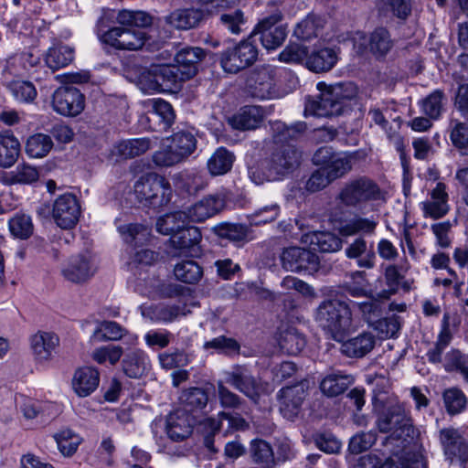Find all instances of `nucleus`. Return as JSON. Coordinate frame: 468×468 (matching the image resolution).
Listing matches in <instances>:
<instances>
[{
  "label": "nucleus",
  "instance_id": "obj_1",
  "mask_svg": "<svg viewBox=\"0 0 468 468\" xmlns=\"http://www.w3.org/2000/svg\"><path fill=\"white\" fill-rule=\"evenodd\" d=\"M271 129L275 146L263 162L264 176L256 179L255 173L252 174L257 185L264 181L280 180L292 173L301 164V152L289 141L305 131V123L297 122L288 126L281 121H275L271 122Z\"/></svg>",
  "mask_w": 468,
  "mask_h": 468
},
{
  "label": "nucleus",
  "instance_id": "obj_2",
  "mask_svg": "<svg viewBox=\"0 0 468 468\" xmlns=\"http://www.w3.org/2000/svg\"><path fill=\"white\" fill-rule=\"evenodd\" d=\"M331 222L334 229L343 237L362 235L356 237L348 244L345 249V254L350 260H356L359 268L373 269L376 264V254L371 248H368L364 236L375 234L378 224V220L374 217L364 218L359 215L347 218L342 215L333 213Z\"/></svg>",
  "mask_w": 468,
  "mask_h": 468
},
{
  "label": "nucleus",
  "instance_id": "obj_3",
  "mask_svg": "<svg viewBox=\"0 0 468 468\" xmlns=\"http://www.w3.org/2000/svg\"><path fill=\"white\" fill-rule=\"evenodd\" d=\"M118 27H112L101 35L103 43L119 50H138L147 40L142 29L152 24V16L143 11L120 10L115 16Z\"/></svg>",
  "mask_w": 468,
  "mask_h": 468
},
{
  "label": "nucleus",
  "instance_id": "obj_4",
  "mask_svg": "<svg viewBox=\"0 0 468 468\" xmlns=\"http://www.w3.org/2000/svg\"><path fill=\"white\" fill-rule=\"evenodd\" d=\"M320 94L315 98L308 97L305 102V115L331 117L340 115L348 101L358 96V87L353 82H339L327 85L317 83Z\"/></svg>",
  "mask_w": 468,
  "mask_h": 468
},
{
  "label": "nucleus",
  "instance_id": "obj_5",
  "mask_svg": "<svg viewBox=\"0 0 468 468\" xmlns=\"http://www.w3.org/2000/svg\"><path fill=\"white\" fill-rule=\"evenodd\" d=\"M314 320L332 339L342 342L352 324V312L346 302L323 301L314 312Z\"/></svg>",
  "mask_w": 468,
  "mask_h": 468
},
{
  "label": "nucleus",
  "instance_id": "obj_6",
  "mask_svg": "<svg viewBox=\"0 0 468 468\" xmlns=\"http://www.w3.org/2000/svg\"><path fill=\"white\" fill-rule=\"evenodd\" d=\"M133 192L141 204L153 207L167 205L173 194L169 181L156 173L142 176L135 182Z\"/></svg>",
  "mask_w": 468,
  "mask_h": 468
},
{
  "label": "nucleus",
  "instance_id": "obj_7",
  "mask_svg": "<svg viewBox=\"0 0 468 468\" xmlns=\"http://www.w3.org/2000/svg\"><path fill=\"white\" fill-rule=\"evenodd\" d=\"M380 197L379 186L367 176L349 179L336 196V199L347 207H359L368 202L378 200Z\"/></svg>",
  "mask_w": 468,
  "mask_h": 468
},
{
  "label": "nucleus",
  "instance_id": "obj_8",
  "mask_svg": "<svg viewBox=\"0 0 468 468\" xmlns=\"http://www.w3.org/2000/svg\"><path fill=\"white\" fill-rule=\"evenodd\" d=\"M357 152L335 153L329 147L319 148L313 156L315 165L323 166L334 182L344 177L353 167V162L357 159Z\"/></svg>",
  "mask_w": 468,
  "mask_h": 468
},
{
  "label": "nucleus",
  "instance_id": "obj_9",
  "mask_svg": "<svg viewBox=\"0 0 468 468\" xmlns=\"http://www.w3.org/2000/svg\"><path fill=\"white\" fill-rule=\"evenodd\" d=\"M377 425L379 431L390 432L391 437L397 440H406L411 438L414 434V428L410 418L401 406L395 405L388 407L383 411L378 420Z\"/></svg>",
  "mask_w": 468,
  "mask_h": 468
},
{
  "label": "nucleus",
  "instance_id": "obj_10",
  "mask_svg": "<svg viewBox=\"0 0 468 468\" xmlns=\"http://www.w3.org/2000/svg\"><path fill=\"white\" fill-rule=\"evenodd\" d=\"M309 381L302 380L281 388L276 395L279 410L283 418L294 420L302 410L303 401L309 395Z\"/></svg>",
  "mask_w": 468,
  "mask_h": 468
},
{
  "label": "nucleus",
  "instance_id": "obj_11",
  "mask_svg": "<svg viewBox=\"0 0 468 468\" xmlns=\"http://www.w3.org/2000/svg\"><path fill=\"white\" fill-rule=\"evenodd\" d=\"M257 58L256 45L250 39H246L240 41L234 48L223 51L220 55V65L226 72L238 73L251 66Z\"/></svg>",
  "mask_w": 468,
  "mask_h": 468
},
{
  "label": "nucleus",
  "instance_id": "obj_12",
  "mask_svg": "<svg viewBox=\"0 0 468 468\" xmlns=\"http://www.w3.org/2000/svg\"><path fill=\"white\" fill-rule=\"evenodd\" d=\"M225 382L242 393L250 400L257 402L265 392L264 384L255 378L245 366L235 365L224 372Z\"/></svg>",
  "mask_w": 468,
  "mask_h": 468
},
{
  "label": "nucleus",
  "instance_id": "obj_13",
  "mask_svg": "<svg viewBox=\"0 0 468 468\" xmlns=\"http://www.w3.org/2000/svg\"><path fill=\"white\" fill-rule=\"evenodd\" d=\"M352 41L357 53L369 51L377 58L386 57L393 47V40L385 27H377L369 36L360 31L356 32Z\"/></svg>",
  "mask_w": 468,
  "mask_h": 468
},
{
  "label": "nucleus",
  "instance_id": "obj_14",
  "mask_svg": "<svg viewBox=\"0 0 468 468\" xmlns=\"http://www.w3.org/2000/svg\"><path fill=\"white\" fill-rule=\"evenodd\" d=\"M280 260L282 268L292 272L317 271L320 264L319 258L315 253L300 247L283 249Z\"/></svg>",
  "mask_w": 468,
  "mask_h": 468
},
{
  "label": "nucleus",
  "instance_id": "obj_15",
  "mask_svg": "<svg viewBox=\"0 0 468 468\" xmlns=\"http://www.w3.org/2000/svg\"><path fill=\"white\" fill-rule=\"evenodd\" d=\"M80 206L77 197L69 193L56 198L52 208V217L56 224L63 229H70L78 223Z\"/></svg>",
  "mask_w": 468,
  "mask_h": 468
},
{
  "label": "nucleus",
  "instance_id": "obj_16",
  "mask_svg": "<svg viewBox=\"0 0 468 468\" xmlns=\"http://www.w3.org/2000/svg\"><path fill=\"white\" fill-rule=\"evenodd\" d=\"M52 107L61 115L76 116L84 109L83 95L75 87H59L53 93Z\"/></svg>",
  "mask_w": 468,
  "mask_h": 468
},
{
  "label": "nucleus",
  "instance_id": "obj_17",
  "mask_svg": "<svg viewBox=\"0 0 468 468\" xmlns=\"http://www.w3.org/2000/svg\"><path fill=\"white\" fill-rule=\"evenodd\" d=\"M225 207L220 195H208L187 208L186 217L193 222H203L219 213Z\"/></svg>",
  "mask_w": 468,
  "mask_h": 468
},
{
  "label": "nucleus",
  "instance_id": "obj_18",
  "mask_svg": "<svg viewBox=\"0 0 468 468\" xmlns=\"http://www.w3.org/2000/svg\"><path fill=\"white\" fill-rule=\"evenodd\" d=\"M249 92L253 98L266 100L272 97L273 71L270 67H262L253 71L247 80Z\"/></svg>",
  "mask_w": 468,
  "mask_h": 468
},
{
  "label": "nucleus",
  "instance_id": "obj_19",
  "mask_svg": "<svg viewBox=\"0 0 468 468\" xmlns=\"http://www.w3.org/2000/svg\"><path fill=\"white\" fill-rule=\"evenodd\" d=\"M201 239L200 230L197 227L185 225L177 233L170 238V245L175 251L174 256H183L190 253V250L199 243Z\"/></svg>",
  "mask_w": 468,
  "mask_h": 468
},
{
  "label": "nucleus",
  "instance_id": "obj_20",
  "mask_svg": "<svg viewBox=\"0 0 468 468\" xmlns=\"http://www.w3.org/2000/svg\"><path fill=\"white\" fill-rule=\"evenodd\" d=\"M422 210L425 217L434 219L441 218L448 213V194L443 183H437L431 193V199L422 202Z\"/></svg>",
  "mask_w": 468,
  "mask_h": 468
},
{
  "label": "nucleus",
  "instance_id": "obj_21",
  "mask_svg": "<svg viewBox=\"0 0 468 468\" xmlns=\"http://www.w3.org/2000/svg\"><path fill=\"white\" fill-rule=\"evenodd\" d=\"M94 271L86 256L77 255L70 258L67 266L62 270V275L70 282L82 283L93 276Z\"/></svg>",
  "mask_w": 468,
  "mask_h": 468
},
{
  "label": "nucleus",
  "instance_id": "obj_22",
  "mask_svg": "<svg viewBox=\"0 0 468 468\" xmlns=\"http://www.w3.org/2000/svg\"><path fill=\"white\" fill-rule=\"evenodd\" d=\"M146 104L149 108L147 118L150 122H158V130L166 131L171 127L176 114L169 102L162 99H152Z\"/></svg>",
  "mask_w": 468,
  "mask_h": 468
},
{
  "label": "nucleus",
  "instance_id": "obj_23",
  "mask_svg": "<svg viewBox=\"0 0 468 468\" xmlns=\"http://www.w3.org/2000/svg\"><path fill=\"white\" fill-rule=\"evenodd\" d=\"M166 433L175 441H181L192 433L191 417L178 410L169 414L166 419Z\"/></svg>",
  "mask_w": 468,
  "mask_h": 468
},
{
  "label": "nucleus",
  "instance_id": "obj_24",
  "mask_svg": "<svg viewBox=\"0 0 468 468\" xmlns=\"http://www.w3.org/2000/svg\"><path fill=\"white\" fill-rule=\"evenodd\" d=\"M265 116L261 106H245L229 120V124L238 130H253L260 126Z\"/></svg>",
  "mask_w": 468,
  "mask_h": 468
},
{
  "label": "nucleus",
  "instance_id": "obj_25",
  "mask_svg": "<svg viewBox=\"0 0 468 468\" xmlns=\"http://www.w3.org/2000/svg\"><path fill=\"white\" fill-rule=\"evenodd\" d=\"M58 345V336L51 332H37L31 337V348L39 361L50 360Z\"/></svg>",
  "mask_w": 468,
  "mask_h": 468
},
{
  "label": "nucleus",
  "instance_id": "obj_26",
  "mask_svg": "<svg viewBox=\"0 0 468 468\" xmlns=\"http://www.w3.org/2000/svg\"><path fill=\"white\" fill-rule=\"evenodd\" d=\"M20 143L11 130L0 132V167L10 168L20 155Z\"/></svg>",
  "mask_w": 468,
  "mask_h": 468
},
{
  "label": "nucleus",
  "instance_id": "obj_27",
  "mask_svg": "<svg viewBox=\"0 0 468 468\" xmlns=\"http://www.w3.org/2000/svg\"><path fill=\"white\" fill-rule=\"evenodd\" d=\"M205 51L201 48L187 47L176 54L175 61L185 78L190 79L197 72V65L205 58Z\"/></svg>",
  "mask_w": 468,
  "mask_h": 468
},
{
  "label": "nucleus",
  "instance_id": "obj_28",
  "mask_svg": "<svg viewBox=\"0 0 468 468\" xmlns=\"http://www.w3.org/2000/svg\"><path fill=\"white\" fill-rule=\"evenodd\" d=\"M440 441L447 456L458 457L460 460L466 456L468 446L458 430L454 428L441 430Z\"/></svg>",
  "mask_w": 468,
  "mask_h": 468
},
{
  "label": "nucleus",
  "instance_id": "obj_29",
  "mask_svg": "<svg viewBox=\"0 0 468 468\" xmlns=\"http://www.w3.org/2000/svg\"><path fill=\"white\" fill-rule=\"evenodd\" d=\"M152 146L148 138L124 140L113 146L111 154L115 161L133 158L147 152Z\"/></svg>",
  "mask_w": 468,
  "mask_h": 468
},
{
  "label": "nucleus",
  "instance_id": "obj_30",
  "mask_svg": "<svg viewBox=\"0 0 468 468\" xmlns=\"http://www.w3.org/2000/svg\"><path fill=\"white\" fill-rule=\"evenodd\" d=\"M204 18V11L198 8L178 9L165 17L167 25L176 29L193 28Z\"/></svg>",
  "mask_w": 468,
  "mask_h": 468
},
{
  "label": "nucleus",
  "instance_id": "obj_31",
  "mask_svg": "<svg viewBox=\"0 0 468 468\" xmlns=\"http://www.w3.org/2000/svg\"><path fill=\"white\" fill-rule=\"evenodd\" d=\"M338 60L337 51L331 48L313 50L306 60V67L314 72L329 71Z\"/></svg>",
  "mask_w": 468,
  "mask_h": 468
},
{
  "label": "nucleus",
  "instance_id": "obj_32",
  "mask_svg": "<svg viewBox=\"0 0 468 468\" xmlns=\"http://www.w3.org/2000/svg\"><path fill=\"white\" fill-rule=\"evenodd\" d=\"M99 382L100 374L98 370L90 367H86L75 372L72 385L79 396L86 397L97 388Z\"/></svg>",
  "mask_w": 468,
  "mask_h": 468
},
{
  "label": "nucleus",
  "instance_id": "obj_33",
  "mask_svg": "<svg viewBox=\"0 0 468 468\" xmlns=\"http://www.w3.org/2000/svg\"><path fill=\"white\" fill-rule=\"evenodd\" d=\"M190 313L186 305L184 304H156L150 306L143 311L144 315L149 316L152 320L163 323H171L180 316H185Z\"/></svg>",
  "mask_w": 468,
  "mask_h": 468
},
{
  "label": "nucleus",
  "instance_id": "obj_34",
  "mask_svg": "<svg viewBox=\"0 0 468 468\" xmlns=\"http://www.w3.org/2000/svg\"><path fill=\"white\" fill-rule=\"evenodd\" d=\"M74 59V48L63 44L50 47L45 54V63L53 71L69 66Z\"/></svg>",
  "mask_w": 468,
  "mask_h": 468
},
{
  "label": "nucleus",
  "instance_id": "obj_35",
  "mask_svg": "<svg viewBox=\"0 0 468 468\" xmlns=\"http://www.w3.org/2000/svg\"><path fill=\"white\" fill-rule=\"evenodd\" d=\"M375 346V337L370 333H362L344 342L342 352L350 357H362L370 352Z\"/></svg>",
  "mask_w": 468,
  "mask_h": 468
},
{
  "label": "nucleus",
  "instance_id": "obj_36",
  "mask_svg": "<svg viewBox=\"0 0 468 468\" xmlns=\"http://www.w3.org/2000/svg\"><path fill=\"white\" fill-rule=\"evenodd\" d=\"M148 367V356L139 349L127 353L122 360L123 372L132 378H141L147 371Z\"/></svg>",
  "mask_w": 468,
  "mask_h": 468
},
{
  "label": "nucleus",
  "instance_id": "obj_37",
  "mask_svg": "<svg viewBox=\"0 0 468 468\" xmlns=\"http://www.w3.org/2000/svg\"><path fill=\"white\" fill-rule=\"evenodd\" d=\"M352 382L353 378L349 375L341 372L331 373L322 379L320 388L327 397H336L344 393Z\"/></svg>",
  "mask_w": 468,
  "mask_h": 468
},
{
  "label": "nucleus",
  "instance_id": "obj_38",
  "mask_svg": "<svg viewBox=\"0 0 468 468\" xmlns=\"http://www.w3.org/2000/svg\"><path fill=\"white\" fill-rule=\"evenodd\" d=\"M278 342L280 348L292 356L299 354L306 345L304 335L294 327L282 330Z\"/></svg>",
  "mask_w": 468,
  "mask_h": 468
},
{
  "label": "nucleus",
  "instance_id": "obj_39",
  "mask_svg": "<svg viewBox=\"0 0 468 468\" xmlns=\"http://www.w3.org/2000/svg\"><path fill=\"white\" fill-rule=\"evenodd\" d=\"M235 161V155L225 147L218 148L207 160V169L212 176L228 173Z\"/></svg>",
  "mask_w": 468,
  "mask_h": 468
},
{
  "label": "nucleus",
  "instance_id": "obj_40",
  "mask_svg": "<svg viewBox=\"0 0 468 468\" xmlns=\"http://www.w3.org/2000/svg\"><path fill=\"white\" fill-rule=\"evenodd\" d=\"M307 239L313 250L321 252H335L342 248L341 239L331 232H313L307 236Z\"/></svg>",
  "mask_w": 468,
  "mask_h": 468
},
{
  "label": "nucleus",
  "instance_id": "obj_41",
  "mask_svg": "<svg viewBox=\"0 0 468 468\" xmlns=\"http://www.w3.org/2000/svg\"><path fill=\"white\" fill-rule=\"evenodd\" d=\"M324 25V20L316 15L310 14L294 28V36L302 40L317 37Z\"/></svg>",
  "mask_w": 468,
  "mask_h": 468
},
{
  "label": "nucleus",
  "instance_id": "obj_42",
  "mask_svg": "<svg viewBox=\"0 0 468 468\" xmlns=\"http://www.w3.org/2000/svg\"><path fill=\"white\" fill-rule=\"evenodd\" d=\"M167 142L171 143V147L182 161L193 154L197 148V139L190 132H177L167 138Z\"/></svg>",
  "mask_w": 468,
  "mask_h": 468
},
{
  "label": "nucleus",
  "instance_id": "obj_43",
  "mask_svg": "<svg viewBox=\"0 0 468 468\" xmlns=\"http://www.w3.org/2000/svg\"><path fill=\"white\" fill-rule=\"evenodd\" d=\"M176 278L185 283L194 284L203 276L202 267L193 260L182 261L174 268Z\"/></svg>",
  "mask_w": 468,
  "mask_h": 468
},
{
  "label": "nucleus",
  "instance_id": "obj_44",
  "mask_svg": "<svg viewBox=\"0 0 468 468\" xmlns=\"http://www.w3.org/2000/svg\"><path fill=\"white\" fill-rule=\"evenodd\" d=\"M186 213L176 211L159 218L156 221V230L163 235L171 237L186 225Z\"/></svg>",
  "mask_w": 468,
  "mask_h": 468
},
{
  "label": "nucleus",
  "instance_id": "obj_45",
  "mask_svg": "<svg viewBox=\"0 0 468 468\" xmlns=\"http://www.w3.org/2000/svg\"><path fill=\"white\" fill-rule=\"evenodd\" d=\"M117 229L124 242L134 246L144 244L150 235L149 229L138 223L119 225Z\"/></svg>",
  "mask_w": 468,
  "mask_h": 468
},
{
  "label": "nucleus",
  "instance_id": "obj_46",
  "mask_svg": "<svg viewBox=\"0 0 468 468\" xmlns=\"http://www.w3.org/2000/svg\"><path fill=\"white\" fill-rule=\"evenodd\" d=\"M250 456L254 463L265 468H270L274 463V454L269 442L261 439H254L250 441Z\"/></svg>",
  "mask_w": 468,
  "mask_h": 468
},
{
  "label": "nucleus",
  "instance_id": "obj_47",
  "mask_svg": "<svg viewBox=\"0 0 468 468\" xmlns=\"http://www.w3.org/2000/svg\"><path fill=\"white\" fill-rule=\"evenodd\" d=\"M53 146L50 136L44 133H36L28 137L26 143V153L34 158L46 156Z\"/></svg>",
  "mask_w": 468,
  "mask_h": 468
},
{
  "label": "nucleus",
  "instance_id": "obj_48",
  "mask_svg": "<svg viewBox=\"0 0 468 468\" xmlns=\"http://www.w3.org/2000/svg\"><path fill=\"white\" fill-rule=\"evenodd\" d=\"M207 400V392L200 388H191L185 390L180 396V401L184 408L182 410L186 413L205 408Z\"/></svg>",
  "mask_w": 468,
  "mask_h": 468
},
{
  "label": "nucleus",
  "instance_id": "obj_49",
  "mask_svg": "<svg viewBox=\"0 0 468 468\" xmlns=\"http://www.w3.org/2000/svg\"><path fill=\"white\" fill-rule=\"evenodd\" d=\"M445 95L442 90H436L421 101L422 112L430 119L438 120L444 110Z\"/></svg>",
  "mask_w": 468,
  "mask_h": 468
},
{
  "label": "nucleus",
  "instance_id": "obj_50",
  "mask_svg": "<svg viewBox=\"0 0 468 468\" xmlns=\"http://www.w3.org/2000/svg\"><path fill=\"white\" fill-rule=\"evenodd\" d=\"M54 439L64 456H71L81 442L80 435L69 429H64L55 433Z\"/></svg>",
  "mask_w": 468,
  "mask_h": 468
},
{
  "label": "nucleus",
  "instance_id": "obj_51",
  "mask_svg": "<svg viewBox=\"0 0 468 468\" xmlns=\"http://www.w3.org/2000/svg\"><path fill=\"white\" fill-rule=\"evenodd\" d=\"M205 350L213 349L218 354L225 356H232L239 353L240 346L232 337H227L225 335H219L209 341H207L203 345Z\"/></svg>",
  "mask_w": 468,
  "mask_h": 468
},
{
  "label": "nucleus",
  "instance_id": "obj_52",
  "mask_svg": "<svg viewBox=\"0 0 468 468\" xmlns=\"http://www.w3.org/2000/svg\"><path fill=\"white\" fill-rule=\"evenodd\" d=\"M409 267L407 265H397V264H388L386 266L384 271V278L386 284L388 287V292H383V294L388 293L387 297L390 294H394L399 291L401 281L404 279V274L408 271Z\"/></svg>",
  "mask_w": 468,
  "mask_h": 468
},
{
  "label": "nucleus",
  "instance_id": "obj_53",
  "mask_svg": "<svg viewBox=\"0 0 468 468\" xmlns=\"http://www.w3.org/2000/svg\"><path fill=\"white\" fill-rule=\"evenodd\" d=\"M13 97L21 102H32L37 97V90L33 83L25 80H14L7 84Z\"/></svg>",
  "mask_w": 468,
  "mask_h": 468
},
{
  "label": "nucleus",
  "instance_id": "obj_54",
  "mask_svg": "<svg viewBox=\"0 0 468 468\" xmlns=\"http://www.w3.org/2000/svg\"><path fill=\"white\" fill-rule=\"evenodd\" d=\"M155 68L159 81L162 82V90H165L166 88H171L172 85H176L177 82L188 80V78H185L180 68L176 65H164Z\"/></svg>",
  "mask_w": 468,
  "mask_h": 468
},
{
  "label": "nucleus",
  "instance_id": "obj_55",
  "mask_svg": "<svg viewBox=\"0 0 468 468\" xmlns=\"http://www.w3.org/2000/svg\"><path fill=\"white\" fill-rule=\"evenodd\" d=\"M443 401L448 413L454 415L465 409L467 399L461 389L451 388L444 391Z\"/></svg>",
  "mask_w": 468,
  "mask_h": 468
},
{
  "label": "nucleus",
  "instance_id": "obj_56",
  "mask_svg": "<svg viewBox=\"0 0 468 468\" xmlns=\"http://www.w3.org/2000/svg\"><path fill=\"white\" fill-rule=\"evenodd\" d=\"M451 140L461 154H468V126L464 122L453 120L451 122Z\"/></svg>",
  "mask_w": 468,
  "mask_h": 468
},
{
  "label": "nucleus",
  "instance_id": "obj_57",
  "mask_svg": "<svg viewBox=\"0 0 468 468\" xmlns=\"http://www.w3.org/2000/svg\"><path fill=\"white\" fill-rule=\"evenodd\" d=\"M125 329L112 321H104L94 331L93 338L98 341L119 340L124 335Z\"/></svg>",
  "mask_w": 468,
  "mask_h": 468
},
{
  "label": "nucleus",
  "instance_id": "obj_58",
  "mask_svg": "<svg viewBox=\"0 0 468 468\" xmlns=\"http://www.w3.org/2000/svg\"><path fill=\"white\" fill-rule=\"evenodd\" d=\"M287 37L286 27H278L273 29L267 28L260 34V40L266 49L279 48Z\"/></svg>",
  "mask_w": 468,
  "mask_h": 468
},
{
  "label": "nucleus",
  "instance_id": "obj_59",
  "mask_svg": "<svg viewBox=\"0 0 468 468\" xmlns=\"http://www.w3.org/2000/svg\"><path fill=\"white\" fill-rule=\"evenodd\" d=\"M9 229L11 233L21 239L30 237L33 232V224L30 217L26 215H16L9 220Z\"/></svg>",
  "mask_w": 468,
  "mask_h": 468
},
{
  "label": "nucleus",
  "instance_id": "obj_60",
  "mask_svg": "<svg viewBox=\"0 0 468 468\" xmlns=\"http://www.w3.org/2000/svg\"><path fill=\"white\" fill-rule=\"evenodd\" d=\"M153 162L157 166L167 167L182 162V159L171 147V143L166 141L162 148L153 154Z\"/></svg>",
  "mask_w": 468,
  "mask_h": 468
},
{
  "label": "nucleus",
  "instance_id": "obj_61",
  "mask_svg": "<svg viewBox=\"0 0 468 468\" xmlns=\"http://www.w3.org/2000/svg\"><path fill=\"white\" fill-rule=\"evenodd\" d=\"M218 398L221 407L225 409L237 410L243 406L245 403L239 395L229 389L223 383V381H218L217 383Z\"/></svg>",
  "mask_w": 468,
  "mask_h": 468
},
{
  "label": "nucleus",
  "instance_id": "obj_62",
  "mask_svg": "<svg viewBox=\"0 0 468 468\" xmlns=\"http://www.w3.org/2000/svg\"><path fill=\"white\" fill-rule=\"evenodd\" d=\"M219 21L226 29L236 35L243 30L246 24L244 14L239 9L220 15Z\"/></svg>",
  "mask_w": 468,
  "mask_h": 468
},
{
  "label": "nucleus",
  "instance_id": "obj_63",
  "mask_svg": "<svg viewBox=\"0 0 468 468\" xmlns=\"http://www.w3.org/2000/svg\"><path fill=\"white\" fill-rule=\"evenodd\" d=\"M138 86L140 90L144 93H154L163 91L162 82L159 81L155 67L148 70H144L141 73L138 81Z\"/></svg>",
  "mask_w": 468,
  "mask_h": 468
},
{
  "label": "nucleus",
  "instance_id": "obj_64",
  "mask_svg": "<svg viewBox=\"0 0 468 468\" xmlns=\"http://www.w3.org/2000/svg\"><path fill=\"white\" fill-rule=\"evenodd\" d=\"M215 232L218 237L234 242L241 241L247 236L246 227L239 224H221L215 227Z\"/></svg>",
  "mask_w": 468,
  "mask_h": 468
}]
</instances>
